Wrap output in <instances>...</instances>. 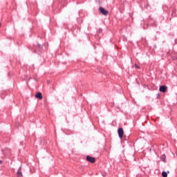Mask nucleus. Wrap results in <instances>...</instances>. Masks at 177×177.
Here are the masks:
<instances>
[{
  "label": "nucleus",
  "instance_id": "10",
  "mask_svg": "<svg viewBox=\"0 0 177 177\" xmlns=\"http://www.w3.org/2000/svg\"><path fill=\"white\" fill-rule=\"evenodd\" d=\"M0 164H2V160H0Z\"/></svg>",
  "mask_w": 177,
  "mask_h": 177
},
{
  "label": "nucleus",
  "instance_id": "9",
  "mask_svg": "<svg viewBox=\"0 0 177 177\" xmlns=\"http://www.w3.org/2000/svg\"><path fill=\"white\" fill-rule=\"evenodd\" d=\"M162 158H165V156L162 155Z\"/></svg>",
  "mask_w": 177,
  "mask_h": 177
},
{
  "label": "nucleus",
  "instance_id": "4",
  "mask_svg": "<svg viewBox=\"0 0 177 177\" xmlns=\"http://www.w3.org/2000/svg\"><path fill=\"white\" fill-rule=\"evenodd\" d=\"M17 177H23V173L21 172V167H20L17 172Z\"/></svg>",
  "mask_w": 177,
  "mask_h": 177
},
{
  "label": "nucleus",
  "instance_id": "6",
  "mask_svg": "<svg viewBox=\"0 0 177 177\" xmlns=\"http://www.w3.org/2000/svg\"><path fill=\"white\" fill-rule=\"evenodd\" d=\"M35 97H37V99H39L40 100L43 99L42 97V93H37L35 95Z\"/></svg>",
  "mask_w": 177,
  "mask_h": 177
},
{
  "label": "nucleus",
  "instance_id": "5",
  "mask_svg": "<svg viewBox=\"0 0 177 177\" xmlns=\"http://www.w3.org/2000/svg\"><path fill=\"white\" fill-rule=\"evenodd\" d=\"M160 92L165 93L167 91V86H161L159 88Z\"/></svg>",
  "mask_w": 177,
  "mask_h": 177
},
{
  "label": "nucleus",
  "instance_id": "8",
  "mask_svg": "<svg viewBox=\"0 0 177 177\" xmlns=\"http://www.w3.org/2000/svg\"><path fill=\"white\" fill-rule=\"evenodd\" d=\"M135 67L136 68H140L139 66H138V64H135Z\"/></svg>",
  "mask_w": 177,
  "mask_h": 177
},
{
  "label": "nucleus",
  "instance_id": "7",
  "mask_svg": "<svg viewBox=\"0 0 177 177\" xmlns=\"http://www.w3.org/2000/svg\"><path fill=\"white\" fill-rule=\"evenodd\" d=\"M168 174H169V171H167V172L163 171V172H162V177H167L168 176Z\"/></svg>",
  "mask_w": 177,
  "mask_h": 177
},
{
  "label": "nucleus",
  "instance_id": "1",
  "mask_svg": "<svg viewBox=\"0 0 177 177\" xmlns=\"http://www.w3.org/2000/svg\"><path fill=\"white\" fill-rule=\"evenodd\" d=\"M118 136L120 139H122V138L124 137V129L122 128H119L118 129Z\"/></svg>",
  "mask_w": 177,
  "mask_h": 177
},
{
  "label": "nucleus",
  "instance_id": "3",
  "mask_svg": "<svg viewBox=\"0 0 177 177\" xmlns=\"http://www.w3.org/2000/svg\"><path fill=\"white\" fill-rule=\"evenodd\" d=\"M86 160L88 161V162H91L92 164L96 161V159L91 156H87Z\"/></svg>",
  "mask_w": 177,
  "mask_h": 177
},
{
  "label": "nucleus",
  "instance_id": "2",
  "mask_svg": "<svg viewBox=\"0 0 177 177\" xmlns=\"http://www.w3.org/2000/svg\"><path fill=\"white\" fill-rule=\"evenodd\" d=\"M100 12L102 15H104V16H107V15H109V11L106 10L103 7L100 8Z\"/></svg>",
  "mask_w": 177,
  "mask_h": 177
}]
</instances>
